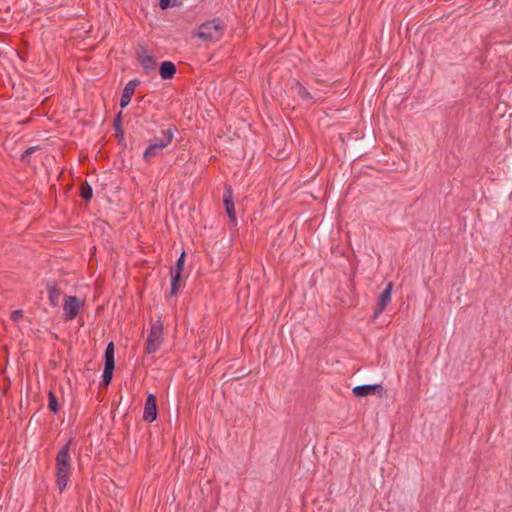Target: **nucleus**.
<instances>
[{"label": "nucleus", "mask_w": 512, "mask_h": 512, "mask_svg": "<svg viewBox=\"0 0 512 512\" xmlns=\"http://www.w3.org/2000/svg\"><path fill=\"white\" fill-rule=\"evenodd\" d=\"M157 417V404H156V397L153 394H149L147 396L145 405H144V412H143V418L144 420L148 422H153Z\"/></svg>", "instance_id": "nucleus-7"}, {"label": "nucleus", "mask_w": 512, "mask_h": 512, "mask_svg": "<svg viewBox=\"0 0 512 512\" xmlns=\"http://www.w3.org/2000/svg\"><path fill=\"white\" fill-rule=\"evenodd\" d=\"M174 133L172 129H167L162 132V136L154 138L146 150L144 151L143 158L149 161L151 158L157 156L164 148H166L173 140Z\"/></svg>", "instance_id": "nucleus-4"}, {"label": "nucleus", "mask_w": 512, "mask_h": 512, "mask_svg": "<svg viewBox=\"0 0 512 512\" xmlns=\"http://www.w3.org/2000/svg\"><path fill=\"white\" fill-rule=\"evenodd\" d=\"M34 151V147H31L29 149H27L23 154H22V158L25 159V157L29 154H31L32 152Z\"/></svg>", "instance_id": "nucleus-23"}, {"label": "nucleus", "mask_w": 512, "mask_h": 512, "mask_svg": "<svg viewBox=\"0 0 512 512\" xmlns=\"http://www.w3.org/2000/svg\"><path fill=\"white\" fill-rule=\"evenodd\" d=\"M164 340V326L163 322L158 319L155 321L150 328L146 344L145 351L148 354L156 353L161 347Z\"/></svg>", "instance_id": "nucleus-3"}, {"label": "nucleus", "mask_w": 512, "mask_h": 512, "mask_svg": "<svg viewBox=\"0 0 512 512\" xmlns=\"http://www.w3.org/2000/svg\"><path fill=\"white\" fill-rule=\"evenodd\" d=\"M138 85H139L138 80H131L125 85L122 95H121V100H120V106L122 108H125L126 106L129 105V103L132 99V96L135 92V89L137 88Z\"/></svg>", "instance_id": "nucleus-9"}, {"label": "nucleus", "mask_w": 512, "mask_h": 512, "mask_svg": "<svg viewBox=\"0 0 512 512\" xmlns=\"http://www.w3.org/2000/svg\"><path fill=\"white\" fill-rule=\"evenodd\" d=\"M84 302L75 296H65L63 303V312L65 319H74L80 309L83 307Z\"/></svg>", "instance_id": "nucleus-5"}, {"label": "nucleus", "mask_w": 512, "mask_h": 512, "mask_svg": "<svg viewBox=\"0 0 512 512\" xmlns=\"http://www.w3.org/2000/svg\"><path fill=\"white\" fill-rule=\"evenodd\" d=\"M114 367H115V365H110V364H105V366H104L102 382L105 386H108L112 380Z\"/></svg>", "instance_id": "nucleus-14"}, {"label": "nucleus", "mask_w": 512, "mask_h": 512, "mask_svg": "<svg viewBox=\"0 0 512 512\" xmlns=\"http://www.w3.org/2000/svg\"><path fill=\"white\" fill-rule=\"evenodd\" d=\"M72 473V460L70 456V442L66 443L56 456V484L60 492H63L69 483Z\"/></svg>", "instance_id": "nucleus-1"}, {"label": "nucleus", "mask_w": 512, "mask_h": 512, "mask_svg": "<svg viewBox=\"0 0 512 512\" xmlns=\"http://www.w3.org/2000/svg\"><path fill=\"white\" fill-rule=\"evenodd\" d=\"M225 25L219 19H213L201 24L196 32L197 37L207 42L218 41L222 38Z\"/></svg>", "instance_id": "nucleus-2"}, {"label": "nucleus", "mask_w": 512, "mask_h": 512, "mask_svg": "<svg viewBox=\"0 0 512 512\" xmlns=\"http://www.w3.org/2000/svg\"><path fill=\"white\" fill-rule=\"evenodd\" d=\"M81 196L85 200H90L92 198V189L88 184L82 185Z\"/></svg>", "instance_id": "nucleus-18"}, {"label": "nucleus", "mask_w": 512, "mask_h": 512, "mask_svg": "<svg viewBox=\"0 0 512 512\" xmlns=\"http://www.w3.org/2000/svg\"><path fill=\"white\" fill-rule=\"evenodd\" d=\"M47 291L51 305L57 307L60 302L61 291L56 287L55 284H48Z\"/></svg>", "instance_id": "nucleus-13"}, {"label": "nucleus", "mask_w": 512, "mask_h": 512, "mask_svg": "<svg viewBox=\"0 0 512 512\" xmlns=\"http://www.w3.org/2000/svg\"><path fill=\"white\" fill-rule=\"evenodd\" d=\"M382 390V386L379 384L374 385H359L353 388V394L356 397H364L367 395L374 394L376 390Z\"/></svg>", "instance_id": "nucleus-11"}, {"label": "nucleus", "mask_w": 512, "mask_h": 512, "mask_svg": "<svg viewBox=\"0 0 512 512\" xmlns=\"http://www.w3.org/2000/svg\"><path fill=\"white\" fill-rule=\"evenodd\" d=\"M180 277L179 276V271H173L171 273V292L170 294L171 295H175L179 289V280H180Z\"/></svg>", "instance_id": "nucleus-16"}, {"label": "nucleus", "mask_w": 512, "mask_h": 512, "mask_svg": "<svg viewBox=\"0 0 512 512\" xmlns=\"http://www.w3.org/2000/svg\"><path fill=\"white\" fill-rule=\"evenodd\" d=\"M159 73L163 80L172 79L176 73V66L171 61H164L160 65Z\"/></svg>", "instance_id": "nucleus-12"}, {"label": "nucleus", "mask_w": 512, "mask_h": 512, "mask_svg": "<svg viewBox=\"0 0 512 512\" xmlns=\"http://www.w3.org/2000/svg\"><path fill=\"white\" fill-rule=\"evenodd\" d=\"M137 57L139 62L141 63L142 67L147 71H151L155 67V59L154 57L149 53V51L143 47L139 46L137 48Z\"/></svg>", "instance_id": "nucleus-8"}, {"label": "nucleus", "mask_w": 512, "mask_h": 512, "mask_svg": "<svg viewBox=\"0 0 512 512\" xmlns=\"http://www.w3.org/2000/svg\"><path fill=\"white\" fill-rule=\"evenodd\" d=\"M393 291V283L388 282L384 291L380 294L378 298V308L374 313V318H377L387 307L389 302L391 301V295Z\"/></svg>", "instance_id": "nucleus-6"}, {"label": "nucleus", "mask_w": 512, "mask_h": 512, "mask_svg": "<svg viewBox=\"0 0 512 512\" xmlns=\"http://www.w3.org/2000/svg\"><path fill=\"white\" fill-rule=\"evenodd\" d=\"M224 205L226 212L230 218L231 221L236 220V214L234 209V202H233V193L230 188H227L224 193Z\"/></svg>", "instance_id": "nucleus-10"}, {"label": "nucleus", "mask_w": 512, "mask_h": 512, "mask_svg": "<svg viewBox=\"0 0 512 512\" xmlns=\"http://www.w3.org/2000/svg\"><path fill=\"white\" fill-rule=\"evenodd\" d=\"M297 89L302 98H310L309 92H307L304 87L298 85Z\"/></svg>", "instance_id": "nucleus-22"}, {"label": "nucleus", "mask_w": 512, "mask_h": 512, "mask_svg": "<svg viewBox=\"0 0 512 512\" xmlns=\"http://www.w3.org/2000/svg\"><path fill=\"white\" fill-rule=\"evenodd\" d=\"M105 364L115 365L114 345L110 342L105 350Z\"/></svg>", "instance_id": "nucleus-15"}, {"label": "nucleus", "mask_w": 512, "mask_h": 512, "mask_svg": "<svg viewBox=\"0 0 512 512\" xmlns=\"http://www.w3.org/2000/svg\"><path fill=\"white\" fill-rule=\"evenodd\" d=\"M176 0H160V7L162 9H166L169 7H173L175 5Z\"/></svg>", "instance_id": "nucleus-20"}, {"label": "nucleus", "mask_w": 512, "mask_h": 512, "mask_svg": "<svg viewBox=\"0 0 512 512\" xmlns=\"http://www.w3.org/2000/svg\"><path fill=\"white\" fill-rule=\"evenodd\" d=\"M184 257H185V253L182 252L178 261H177V264H176V269L174 271H179V276H181V273H182V270H183V265H184Z\"/></svg>", "instance_id": "nucleus-19"}, {"label": "nucleus", "mask_w": 512, "mask_h": 512, "mask_svg": "<svg viewBox=\"0 0 512 512\" xmlns=\"http://www.w3.org/2000/svg\"><path fill=\"white\" fill-rule=\"evenodd\" d=\"M48 407L53 413L56 414L58 412L57 398H56V395L52 391H49V393H48Z\"/></svg>", "instance_id": "nucleus-17"}, {"label": "nucleus", "mask_w": 512, "mask_h": 512, "mask_svg": "<svg viewBox=\"0 0 512 512\" xmlns=\"http://www.w3.org/2000/svg\"><path fill=\"white\" fill-rule=\"evenodd\" d=\"M22 315L21 310H15L11 313V320L16 323L22 318Z\"/></svg>", "instance_id": "nucleus-21"}]
</instances>
